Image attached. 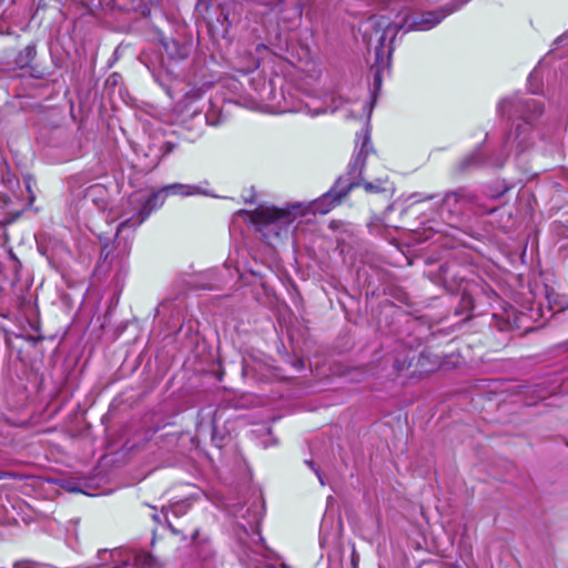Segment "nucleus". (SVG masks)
Segmentation results:
<instances>
[{"label": "nucleus", "instance_id": "6", "mask_svg": "<svg viewBox=\"0 0 568 568\" xmlns=\"http://www.w3.org/2000/svg\"><path fill=\"white\" fill-rule=\"evenodd\" d=\"M250 221L257 226H267L271 224H290L293 221L291 212L270 206H260L252 212H242Z\"/></svg>", "mask_w": 568, "mask_h": 568}, {"label": "nucleus", "instance_id": "14", "mask_svg": "<svg viewBox=\"0 0 568 568\" xmlns=\"http://www.w3.org/2000/svg\"><path fill=\"white\" fill-rule=\"evenodd\" d=\"M508 103H510V102H509V101L504 100V101L501 102L500 106L505 110V109L507 108Z\"/></svg>", "mask_w": 568, "mask_h": 568}, {"label": "nucleus", "instance_id": "9", "mask_svg": "<svg viewBox=\"0 0 568 568\" xmlns=\"http://www.w3.org/2000/svg\"><path fill=\"white\" fill-rule=\"evenodd\" d=\"M162 191L171 192L172 194H180L183 196H190L201 193V189L196 185H187V184H170L162 189Z\"/></svg>", "mask_w": 568, "mask_h": 568}, {"label": "nucleus", "instance_id": "2", "mask_svg": "<svg viewBox=\"0 0 568 568\" xmlns=\"http://www.w3.org/2000/svg\"><path fill=\"white\" fill-rule=\"evenodd\" d=\"M372 151V145L369 141V133L365 131L363 134V140L361 146L349 164L348 175L349 182L345 185V190H347V194L354 187L362 186L367 193H379L385 190L384 185L388 180V176L385 174L383 176L377 178L375 181H366L362 178L363 169L365 166V161L368 153Z\"/></svg>", "mask_w": 568, "mask_h": 568}, {"label": "nucleus", "instance_id": "5", "mask_svg": "<svg viewBox=\"0 0 568 568\" xmlns=\"http://www.w3.org/2000/svg\"><path fill=\"white\" fill-rule=\"evenodd\" d=\"M516 110L524 116V123L517 124L516 131L510 133L519 149H525L528 144V120L542 113L541 103L532 98L519 100L516 103Z\"/></svg>", "mask_w": 568, "mask_h": 568}, {"label": "nucleus", "instance_id": "17", "mask_svg": "<svg viewBox=\"0 0 568 568\" xmlns=\"http://www.w3.org/2000/svg\"><path fill=\"white\" fill-rule=\"evenodd\" d=\"M301 204H296V205H293L292 207L295 210V209H300Z\"/></svg>", "mask_w": 568, "mask_h": 568}, {"label": "nucleus", "instance_id": "3", "mask_svg": "<svg viewBox=\"0 0 568 568\" xmlns=\"http://www.w3.org/2000/svg\"><path fill=\"white\" fill-rule=\"evenodd\" d=\"M162 189L149 196L134 194L129 199V204L134 206L136 213L125 219L118 226L116 235L124 231L125 227H136L141 225L153 210L162 206L164 197Z\"/></svg>", "mask_w": 568, "mask_h": 568}, {"label": "nucleus", "instance_id": "16", "mask_svg": "<svg viewBox=\"0 0 568 568\" xmlns=\"http://www.w3.org/2000/svg\"><path fill=\"white\" fill-rule=\"evenodd\" d=\"M153 519L159 523L160 521L159 515H153Z\"/></svg>", "mask_w": 568, "mask_h": 568}, {"label": "nucleus", "instance_id": "4", "mask_svg": "<svg viewBox=\"0 0 568 568\" xmlns=\"http://www.w3.org/2000/svg\"><path fill=\"white\" fill-rule=\"evenodd\" d=\"M251 85L256 92L255 99L266 104L272 112L285 113L296 111V109L287 105L283 92L275 89V84L272 80L266 81L258 75L251 79Z\"/></svg>", "mask_w": 568, "mask_h": 568}, {"label": "nucleus", "instance_id": "8", "mask_svg": "<svg viewBox=\"0 0 568 568\" xmlns=\"http://www.w3.org/2000/svg\"><path fill=\"white\" fill-rule=\"evenodd\" d=\"M347 195V190L339 185V181L328 192L310 203V211L314 214H326L341 203Z\"/></svg>", "mask_w": 568, "mask_h": 568}, {"label": "nucleus", "instance_id": "15", "mask_svg": "<svg viewBox=\"0 0 568 568\" xmlns=\"http://www.w3.org/2000/svg\"><path fill=\"white\" fill-rule=\"evenodd\" d=\"M99 555L100 556H104V555H109L108 550L106 549H103V550H100L99 551Z\"/></svg>", "mask_w": 568, "mask_h": 568}, {"label": "nucleus", "instance_id": "13", "mask_svg": "<svg viewBox=\"0 0 568 568\" xmlns=\"http://www.w3.org/2000/svg\"><path fill=\"white\" fill-rule=\"evenodd\" d=\"M314 471L316 473V475H317V477H318V480H320L321 485L323 486V485H324V480H323V477H322V475H321L320 470H318V469H316V468H314Z\"/></svg>", "mask_w": 568, "mask_h": 568}, {"label": "nucleus", "instance_id": "1", "mask_svg": "<svg viewBox=\"0 0 568 568\" xmlns=\"http://www.w3.org/2000/svg\"><path fill=\"white\" fill-rule=\"evenodd\" d=\"M453 12V9H440L437 11H427L420 13H412L403 19L400 24L393 23L388 18L381 17L371 21L373 27H376L382 33L378 37V44L375 47L376 55V72L375 83H381V71L383 68L388 65L392 47H386V41L395 38L399 29L408 31H427L439 24L448 14Z\"/></svg>", "mask_w": 568, "mask_h": 568}, {"label": "nucleus", "instance_id": "7", "mask_svg": "<svg viewBox=\"0 0 568 568\" xmlns=\"http://www.w3.org/2000/svg\"><path fill=\"white\" fill-rule=\"evenodd\" d=\"M476 196L467 190L460 189L455 192L447 193L443 199V210L452 215L463 214L469 206L475 204Z\"/></svg>", "mask_w": 568, "mask_h": 568}, {"label": "nucleus", "instance_id": "12", "mask_svg": "<svg viewBox=\"0 0 568 568\" xmlns=\"http://www.w3.org/2000/svg\"><path fill=\"white\" fill-rule=\"evenodd\" d=\"M13 568H50L48 565L32 561V560H19L13 564Z\"/></svg>", "mask_w": 568, "mask_h": 568}, {"label": "nucleus", "instance_id": "10", "mask_svg": "<svg viewBox=\"0 0 568 568\" xmlns=\"http://www.w3.org/2000/svg\"><path fill=\"white\" fill-rule=\"evenodd\" d=\"M37 55L36 45L29 44L19 52L16 58V64L20 68H26L31 64Z\"/></svg>", "mask_w": 568, "mask_h": 568}, {"label": "nucleus", "instance_id": "11", "mask_svg": "<svg viewBox=\"0 0 568 568\" xmlns=\"http://www.w3.org/2000/svg\"><path fill=\"white\" fill-rule=\"evenodd\" d=\"M134 564L138 568H160V564L145 551L134 554Z\"/></svg>", "mask_w": 568, "mask_h": 568}]
</instances>
